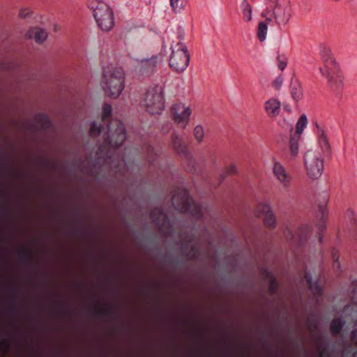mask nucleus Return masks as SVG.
Wrapping results in <instances>:
<instances>
[{
	"instance_id": "nucleus-1",
	"label": "nucleus",
	"mask_w": 357,
	"mask_h": 357,
	"mask_svg": "<svg viewBox=\"0 0 357 357\" xmlns=\"http://www.w3.org/2000/svg\"><path fill=\"white\" fill-rule=\"evenodd\" d=\"M106 129L107 136L104 144L99 149L100 153L105 155L106 162L114 169L115 172H117L115 158H113L114 155L111 153L124 142L126 137L125 128L121 122L114 120L111 126H107Z\"/></svg>"
},
{
	"instance_id": "nucleus-2",
	"label": "nucleus",
	"mask_w": 357,
	"mask_h": 357,
	"mask_svg": "<svg viewBox=\"0 0 357 357\" xmlns=\"http://www.w3.org/2000/svg\"><path fill=\"white\" fill-rule=\"evenodd\" d=\"M322 66L319 68L321 75L328 79L331 87L335 90L342 89L343 86L342 77L339 73V67L331 49L324 47L321 50Z\"/></svg>"
},
{
	"instance_id": "nucleus-3",
	"label": "nucleus",
	"mask_w": 357,
	"mask_h": 357,
	"mask_svg": "<svg viewBox=\"0 0 357 357\" xmlns=\"http://www.w3.org/2000/svg\"><path fill=\"white\" fill-rule=\"evenodd\" d=\"M101 86L105 95L112 98H118L125 87V75L122 69L105 70L101 79Z\"/></svg>"
},
{
	"instance_id": "nucleus-4",
	"label": "nucleus",
	"mask_w": 357,
	"mask_h": 357,
	"mask_svg": "<svg viewBox=\"0 0 357 357\" xmlns=\"http://www.w3.org/2000/svg\"><path fill=\"white\" fill-rule=\"evenodd\" d=\"M164 91L165 83L154 84L147 89L142 104L149 113L158 114L165 109Z\"/></svg>"
},
{
	"instance_id": "nucleus-5",
	"label": "nucleus",
	"mask_w": 357,
	"mask_h": 357,
	"mask_svg": "<svg viewBox=\"0 0 357 357\" xmlns=\"http://www.w3.org/2000/svg\"><path fill=\"white\" fill-rule=\"evenodd\" d=\"M183 40V38H180L178 41L171 45L172 52L169 66L172 70L178 73L183 72L190 63V54Z\"/></svg>"
},
{
	"instance_id": "nucleus-6",
	"label": "nucleus",
	"mask_w": 357,
	"mask_h": 357,
	"mask_svg": "<svg viewBox=\"0 0 357 357\" xmlns=\"http://www.w3.org/2000/svg\"><path fill=\"white\" fill-rule=\"evenodd\" d=\"M89 7L93 10L98 26L103 31H110L114 26V17L112 8L103 1L92 0Z\"/></svg>"
},
{
	"instance_id": "nucleus-7",
	"label": "nucleus",
	"mask_w": 357,
	"mask_h": 357,
	"mask_svg": "<svg viewBox=\"0 0 357 357\" xmlns=\"http://www.w3.org/2000/svg\"><path fill=\"white\" fill-rule=\"evenodd\" d=\"M172 204L176 210L182 213H189L196 218H199L203 214L202 208L194 203L188 192L183 188H178L175 191Z\"/></svg>"
},
{
	"instance_id": "nucleus-8",
	"label": "nucleus",
	"mask_w": 357,
	"mask_h": 357,
	"mask_svg": "<svg viewBox=\"0 0 357 357\" xmlns=\"http://www.w3.org/2000/svg\"><path fill=\"white\" fill-rule=\"evenodd\" d=\"M304 166L307 177L311 180L318 179L324 169L323 155L317 150H309L303 156Z\"/></svg>"
},
{
	"instance_id": "nucleus-9",
	"label": "nucleus",
	"mask_w": 357,
	"mask_h": 357,
	"mask_svg": "<svg viewBox=\"0 0 357 357\" xmlns=\"http://www.w3.org/2000/svg\"><path fill=\"white\" fill-rule=\"evenodd\" d=\"M275 4L273 15L275 23L278 25H286L291 17V10L289 0H271Z\"/></svg>"
},
{
	"instance_id": "nucleus-10",
	"label": "nucleus",
	"mask_w": 357,
	"mask_h": 357,
	"mask_svg": "<svg viewBox=\"0 0 357 357\" xmlns=\"http://www.w3.org/2000/svg\"><path fill=\"white\" fill-rule=\"evenodd\" d=\"M172 119L185 129L190 121V116L192 114V109L189 106L182 103L174 104L171 109Z\"/></svg>"
},
{
	"instance_id": "nucleus-11",
	"label": "nucleus",
	"mask_w": 357,
	"mask_h": 357,
	"mask_svg": "<svg viewBox=\"0 0 357 357\" xmlns=\"http://www.w3.org/2000/svg\"><path fill=\"white\" fill-rule=\"evenodd\" d=\"M158 63L159 59L156 56L141 60L137 66V70L142 76H149L155 72Z\"/></svg>"
},
{
	"instance_id": "nucleus-12",
	"label": "nucleus",
	"mask_w": 357,
	"mask_h": 357,
	"mask_svg": "<svg viewBox=\"0 0 357 357\" xmlns=\"http://www.w3.org/2000/svg\"><path fill=\"white\" fill-rule=\"evenodd\" d=\"M273 173L277 180L285 188L290 185L291 176L287 172L284 165L279 161H274L273 166Z\"/></svg>"
},
{
	"instance_id": "nucleus-13",
	"label": "nucleus",
	"mask_w": 357,
	"mask_h": 357,
	"mask_svg": "<svg viewBox=\"0 0 357 357\" xmlns=\"http://www.w3.org/2000/svg\"><path fill=\"white\" fill-rule=\"evenodd\" d=\"M264 108L267 116L271 119H274L280 113L281 102L275 98H271L264 102Z\"/></svg>"
},
{
	"instance_id": "nucleus-14",
	"label": "nucleus",
	"mask_w": 357,
	"mask_h": 357,
	"mask_svg": "<svg viewBox=\"0 0 357 357\" xmlns=\"http://www.w3.org/2000/svg\"><path fill=\"white\" fill-rule=\"evenodd\" d=\"M29 38L33 39L38 43H42L47 40L48 37L47 32L38 26L31 28L26 33Z\"/></svg>"
},
{
	"instance_id": "nucleus-15",
	"label": "nucleus",
	"mask_w": 357,
	"mask_h": 357,
	"mask_svg": "<svg viewBox=\"0 0 357 357\" xmlns=\"http://www.w3.org/2000/svg\"><path fill=\"white\" fill-rule=\"evenodd\" d=\"M317 140L318 144L321 149V151L324 154H328L331 153V146L328 142V139L327 137L326 134L325 133L324 130L318 125L317 124Z\"/></svg>"
},
{
	"instance_id": "nucleus-16",
	"label": "nucleus",
	"mask_w": 357,
	"mask_h": 357,
	"mask_svg": "<svg viewBox=\"0 0 357 357\" xmlns=\"http://www.w3.org/2000/svg\"><path fill=\"white\" fill-rule=\"evenodd\" d=\"M153 221L160 228L168 225L169 222L166 215L160 208H155L151 213Z\"/></svg>"
},
{
	"instance_id": "nucleus-17",
	"label": "nucleus",
	"mask_w": 357,
	"mask_h": 357,
	"mask_svg": "<svg viewBox=\"0 0 357 357\" xmlns=\"http://www.w3.org/2000/svg\"><path fill=\"white\" fill-rule=\"evenodd\" d=\"M301 137L290 135L289 142V157L290 160L296 159L298 155L299 142Z\"/></svg>"
},
{
	"instance_id": "nucleus-18",
	"label": "nucleus",
	"mask_w": 357,
	"mask_h": 357,
	"mask_svg": "<svg viewBox=\"0 0 357 357\" xmlns=\"http://www.w3.org/2000/svg\"><path fill=\"white\" fill-rule=\"evenodd\" d=\"M172 143L174 149L178 154L185 155L187 153V147L179 136L173 135L172 136Z\"/></svg>"
},
{
	"instance_id": "nucleus-19",
	"label": "nucleus",
	"mask_w": 357,
	"mask_h": 357,
	"mask_svg": "<svg viewBox=\"0 0 357 357\" xmlns=\"http://www.w3.org/2000/svg\"><path fill=\"white\" fill-rule=\"evenodd\" d=\"M290 92L292 98L296 101H298L303 98V87L298 80L291 81Z\"/></svg>"
},
{
	"instance_id": "nucleus-20",
	"label": "nucleus",
	"mask_w": 357,
	"mask_h": 357,
	"mask_svg": "<svg viewBox=\"0 0 357 357\" xmlns=\"http://www.w3.org/2000/svg\"><path fill=\"white\" fill-rule=\"evenodd\" d=\"M307 124V119L305 114H302L296 124V130L290 135L301 137V135Z\"/></svg>"
},
{
	"instance_id": "nucleus-21",
	"label": "nucleus",
	"mask_w": 357,
	"mask_h": 357,
	"mask_svg": "<svg viewBox=\"0 0 357 357\" xmlns=\"http://www.w3.org/2000/svg\"><path fill=\"white\" fill-rule=\"evenodd\" d=\"M271 206L268 203L260 202L255 208V213L259 217H265L272 212Z\"/></svg>"
},
{
	"instance_id": "nucleus-22",
	"label": "nucleus",
	"mask_w": 357,
	"mask_h": 357,
	"mask_svg": "<svg viewBox=\"0 0 357 357\" xmlns=\"http://www.w3.org/2000/svg\"><path fill=\"white\" fill-rule=\"evenodd\" d=\"M305 278L307 284H309V287H310V290L312 291V292L313 293V294L316 297L320 296L322 293V289H321V286L317 282L312 283V277L308 273H306L305 275Z\"/></svg>"
},
{
	"instance_id": "nucleus-23",
	"label": "nucleus",
	"mask_w": 357,
	"mask_h": 357,
	"mask_svg": "<svg viewBox=\"0 0 357 357\" xmlns=\"http://www.w3.org/2000/svg\"><path fill=\"white\" fill-rule=\"evenodd\" d=\"M241 8L243 13V19L245 22L252 20V8L247 0H243L241 4Z\"/></svg>"
},
{
	"instance_id": "nucleus-24",
	"label": "nucleus",
	"mask_w": 357,
	"mask_h": 357,
	"mask_svg": "<svg viewBox=\"0 0 357 357\" xmlns=\"http://www.w3.org/2000/svg\"><path fill=\"white\" fill-rule=\"evenodd\" d=\"M172 10L175 13H181L188 3V0H169Z\"/></svg>"
},
{
	"instance_id": "nucleus-25",
	"label": "nucleus",
	"mask_w": 357,
	"mask_h": 357,
	"mask_svg": "<svg viewBox=\"0 0 357 357\" xmlns=\"http://www.w3.org/2000/svg\"><path fill=\"white\" fill-rule=\"evenodd\" d=\"M267 31H268L267 23H265L264 22H259L258 27H257V35L258 39L261 42H263L265 40V39L266 38Z\"/></svg>"
},
{
	"instance_id": "nucleus-26",
	"label": "nucleus",
	"mask_w": 357,
	"mask_h": 357,
	"mask_svg": "<svg viewBox=\"0 0 357 357\" xmlns=\"http://www.w3.org/2000/svg\"><path fill=\"white\" fill-rule=\"evenodd\" d=\"M264 225L269 229H273L277 225L276 218L272 211L271 214H268L264 217Z\"/></svg>"
},
{
	"instance_id": "nucleus-27",
	"label": "nucleus",
	"mask_w": 357,
	"mask_h": 357,
	"mask_svg": "<svg viewBox=\"0 0 357 357\" xmlns=\"http://www.w3.org/2000/svg\"><path fill=\"white\" fill-rule=\"evenodd\" d=\"M193 135L198 143H201L204 137V130L201 125H197L195 127L193 130Z\"/></svg>"
},
{
	"instance_id": "nucleus-28",
	"label": "nucleus",
	"mask_w": 357,
	"mask_h": 357,
	"mask_svg": "<svg viewBox=\"0 0 357 357\" xmlns=\"http://www.w3.org/2000/svg\"><path fill=\"white\" fill-rule=\"evenodd\" d=\"M343 324L340 319H334L331 324V331L333 335H336L340 333Z\"/></svg>"
},
{
	"instance_id": "nucleus-29",
	"label": "nucleus",
	"mask_w": 357,
	"mask_h": 357,
	"mask_svg": "<svg viewBox=\"0 0 357 357\" xmlns=\"http://www.w3.org/2000/svg\"><path fill=\"white\" fill-rule=\"evenodd\" d=\"M36 122L42 128H48L51 123L49 119L43 114H39L36 117Z\"/></svg>"
},
{
	"instance_id": "nucleus-30",
	"label": "nucleus",
	"mask_w": 357,
	"mask_h": 357,
	"mask_svg": "<svg viewBox=\"0 0 357 357\" xmlns=\"http://www.w3.org/2000/svg\"><path fill=\"white\" fill-rule=\"evenodd\" d=\"M112 106L108 104L104 105L102 107V120L103 122H107L109 120V118L111 116L112 114Z\"/></svg>"
},
{
	"instance_id": "nucleus-31",
	"label": "nucleus",
	"mask_w": 357,
	"mask_h": 357,
	"mask_svg": "<svg viewBox=\"0 0 357 357\" xmlns=\"http://www.w3.org/2000/svg\"><path fill=\"white\" fill-rule=\"evenodd\" d=\"M190 247L191 248V251H189L188 252H187V255L190 257V258H195L197 257V250L196 249V247L194 244V243L192 242V240H190L188 241V244H186L185 245V251H187L188 248Z\"/></svg>"
},
{
	"instance_id": "nucleus-32",
	"label": "nucleus",
	"mask_w": 357,
	"mask_h": 357,
	"mask_svg": "<svg viewBox=\"0 0 357 357\" xmlns=\"http://www.w3.org/2000/svg\"><path fill=\"white\" fill-rule=\"evenodd\" d=\"M266 278L270 280L269 291L271 294H274L278 289V284L275 280L273 278V275L269 272H266Z\"/></svg>"
},
{
	"instance_id": "nucleus-33",
	"label": "nucleus",
	"mask_w": 357,
	"mask_h": 357,
	"mask_svg": "<svg viewBox=\"0 0 357 357\" xmlns=\"http://www.w3.org/2000/svg\"><path fill=\"white\" fill-rule=\"evenodd\" d=\"M105 129V128L104 127L101 126H97V125L95 123H93L89 131L90 135L94 137L98 135L103 132Z\"/></svg>"
},
{
	"instance_id": "nucleus-34",
	"label": "nucleus",
	"mask_w": 357,
	"mask_h": 357,
	"mask_svg": "<svg viewBox=\"0 0 357 357\" xmlns=\"http://www.w3.org/2000/svg\"><path fill=\"white\" fill-rule=\"evenodd\" d=\"M238 174V169L236 166L234 164H230L227 167H225L224 170V175L230 176V175H236Z\"/></svg>"
},
{
	"instance_id": "nucleus-35",
	"label": "nucleus",
	"mask_w": 357,
	"mask_h": 357,
	"mask_svg": "<svg viewBox=\"0 0 357 357\" xmlns=\"http://www.w3.org/2000/svg\"><path fill=\"white\" fill-rule=\"evenodd\" d=\"M332 258L333 260V268L334 269L339 271L340 269V263L339 261V253L337 250H333Z\"/></svg>"
},
{
	"instance_id": "nucleus-36",
	"label": "nucleus",
	"mask_w": 357,
	"mask_h": 357,
	"mask_svg": "<svg viewBox=\"0 0 357 357\" xmlns=\"http://www.w3.org/2000/svg\"><path fill=\"white\" fill-rule=\"evenodd\" d=\"M277 61L279 69L284 70L287 65V58L284 55H279Z\"/></svg>"
},
{
	"instance_id": "nucleus-37",
	"label": "nucleus",
	"mask_w": 357,
	"mask_h": 357,
	"mask_svg": "<svg viewBox=\"0 0 357 357\" xmlns=\"http://www.w3.org/2000/svg\"><path fill=\"white\" fill-rule=\"evenodd\" d=\"M10 350V342L6 339L0 341V351L3 354H7Z\"/></svg>"
},
{
	"instance_id": "nucleus-38",
	"label": "nucleus",
	"mask_w": 357,
	"mask_h": 357,
	"mask_svg": "<svg viewBox=\"0 0 357 357\" xmlns=\"http://www.w3.org/2000/svg\"><path fill=\"white\" fill-rule=\"evenodd\" d=\"M284 79L282 75H279L277 77L274 81L272 83L273 87L276 89L279 90L282 86Z\"/></svg>"
},
{
	"instance_id": "nucleus-39",
	"label": "nucleus",
	"mask_w": 357,
	"mask_h": 357,
	"mask_svg": "<svg viewBox=\"0 0 357 357\" xmlns=\"http://www.w3.org/2000/svg\"><path fill=\"white\" fill-rule=\"evenodd\" d=\"M31 14V10L27 8H22L19 11V17L21 18H26L29 17Z\"/></svg>"
},
{
	"instance_id": "nucleus-40",
	"label": "nucleus",
	"mask_w": 357,
	"mask_h": 357,
	"mask_svg": "<svg viewBox=\"0 0 357 357\" xmlns=\"http://www.w3.org/2000/svg\"><path fill=\"white\" fill-rule=\"evenodd\" d=\"M292 120H290V119H284L282 121H280L279 123L280 125L283 127V128H290L291 129V131H292L293 130V128H292Z\"/></svg>"
},
{
	"instance_id": "nucleus-41",
	"label": "nucleus",
	"mask_w": 357,
	"mask_h": 357,
	"mask_svg": "<svg viewBox=\"0 0 357 357\" xmlns=\"http://www.w3.org/2000/svg\"><path fill=\"white\" fill-rule=\"evenodd\" d=\"M351 341L357 345V328L351 332ZM354 357H357V351L354 353Z\"/></svg>"
},
{
	"instance_id": "nucleus-42",
	"label": "nucleus",
	"mask_w": 357,
	"mask_h": 357,
	"mask_svg": "<svg viewBox=\"0 0 357 357\" xmlns=\"http://www.w3.org/2000/svg\"><path fill=\"white\" fill-rule=\"evenodd\" d=\"M284 235L288 241H290L293 236L291 231L289 229L284 231Z\"/></svg>"
},
{
	"instance_id": "nucleus-43",
	"label": "nucleus",
	"mask_w": 357,
	"mask_h": 357,
	"mask_svg": "<svg viewBox=\"0 0 357 357\" xmlns=\"http://www.w3.org/2000/svg\"><path fill=\"white\" fill-rule=\"evenodd\" d=\"M356 294H357V288H355L351 291V294H352L351 300L353 302H354V301L357 299V296H356Z\"/></svg>"
},
{
	"instance_id": "nucleus-44",
	"label": "nucleus",
	"mask_w": 357,
	"mask_h": 357,
	"mask_svg": "<svg viewBox=\"0 0 357 357\" xmlns=\"http://www.w3.org/2000/svg\"><path fill=\"white\" fill-rule=\"evenodd\" d=\"M20 255H21L22 257H28V256H29V252H28V251H27V250H21V252H20Z\"/></svg>"
},
{
	"instance_id": "nucleus-45",
	"label": "nucleus",
	"mask_w": 357,
	"mask_h": 357,
	"mask_svg": "<svg viewBox=\"0 0 357 357\" xmlns=\"http://www.w3.org/2000/svg\"><path fill=\"white\" fill-rule=\"evenodd\" d=\"M271 20H272L271 18L267 17L264 22L267 23V25H268L271 22Z\"/></svg>"
},
{
	"instance_id": "nucleus-46",
	"label": "nucleus",
	"mask_w": 357,
	"mask_h": 357,
	"mask_svg": "<svg viewBox=\"0 0 357 357\" xmlns=\"http://www.w3.org/2000/svg\"><path fill=\"white\" fill-rule=\"evenodd\" d=\"M284 109H286L288 112H291V109L289 106H284Z\"/></svg>"
},
{
	"instance_id": "nucleus-47",
	"label": "nucleus",
	"mask_w": 357,
	"mask_h": 357,
	"mask_svg": "<svg viewBox=\"0 0 357 357\" xmlns=\"http://www.w3.org/2000/svg\"><path fill=\"white\" fill-rule=\"evenodd\" d=\"M351 1L352 3H353L354 6H357V0H351Z\"/></svg>"
},
{
	"instance_id": "nucleus-48",
	"label": "nucleus",
	"mask_w": 357,
	"mask_h": 357,
	"mask_svg": "<svg viewBox=\"0 0 357 357\" xmlns=\"http://www.w3.org/2000/svg\"><path fill=\"white\" fill-rule=\"evenodd\" d=\"M301 229H305V231H308V227H304Z\"/></svg>"
},
{
	"instance_id": "nucleus-49",
	"label": "nucleus",
	"mask_w": 357,
	"mask_h": 357,
	"mask_svg": "<svg viewBox=\"0 0 357 357\" xmlns=\"http://www.w3.org/2000/svg\"><path fill=\"white\" fill-rule=\"evenodd\" d=\"M298 235H299V238H300V240H301V239H302V238H303V237L301 236V234L299 233V234H298Z\"/></svg>"
},
{
	"instance_id": "nucleus-50",
	"label": "nucleus",
	"mask_w": 357,
	"mask_h": 357,
	"mask_svg": "<svg viewBox=\"0 0 357 357\" xmlns=\"http://www.w3.org/2000/svg\"><path fill=\"white\" fill-rule=\"evenodd\" d=\"M349 213H351V215H354L353 211H350Z\"/></svg>"
}]
</instances>
